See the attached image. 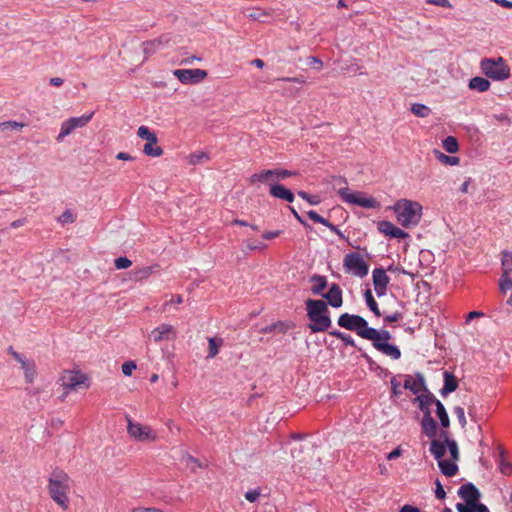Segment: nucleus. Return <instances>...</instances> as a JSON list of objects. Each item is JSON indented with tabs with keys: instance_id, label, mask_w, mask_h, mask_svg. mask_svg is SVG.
<instances>
[{
	"instance_id": "f257e3e1",
	"label": "nucleus",
	"mask_w": 512,
	"mask_h": 512,
	"mask_svg": "<svg viewBox=\"0 0 512 512\" xmlns=\"http://www.w3.org/2000/svg\"><path fill=\"white\" fill-rule=\"evenodd\" d=\"M305 304L307 317L310 320L308 328L311 332L327 331L332 325L327 303L323 300L308 299Z\"/></svg>"
},
{
	"instance_id": "aec40b11",
	"label": "nucleus",
	"mask_w": 512,
	"mask_h": 512,
	"mask_svg": "<svg viewBox=\"0 0 512 512\" xmlns=\"http://www.w3.org/2000/svg\"><path fill=\"white\" fill-rule=\"evenodd\" d=\"M427 372H428V378L431 381H437L442 377L443 384H457L456 377L454 376V374L449 371L443 370L442 368H440V369L428 368Z\"/></svg>"
},
{
	"instance_id": "6e6552de",
	"label": "nucleus",
	"mask_w": 512,
	"mask_h": 512,
	"mask_svg": "<svg viewBox=\"0 0 512 512\" xmlns=\"http://www.w3.org/2000/svg\"><path fill=\"white\" fill-rule=\"evenodd\" d=\"M126 421L127 433L131 438L138 441H155L157 439L156 433L150 426L135 422L128 415Z\"/></svg>"
},
{
	"instance_id": "680f3d73",
	"label": "nucleus",
	"mask_w": 512,
	"mask_h": 512,
	"mask_svg": "<svg viewBox=\"0 0 512 512\" xmlns=\"http://www.w3.org/2000/svg\"><path fill=\"white\" fill-rule=\"evenodd\" d=\"M260 496V493L256 490L247 491L245 493V499L249 502H255Z\"/></svg>"
},
{
	"instance_id": "052dcab7",
	"label": "nucleus",
	"mask_w": 512,
	"mask_h": 512,
	"mask_svg": "<svg viewBox=\"0 0 512 512\" xmlns=\"http://www.w3.org/2000/svg\"><path fill=\"white\" fill-rule=\"evenodd\" d=\"M402 318V313L399 312V311H396L390 315H387L384 317V321L386 323H392V322H397L399 321L400 319Z\"/></svg>"
},
{
	"instance_id": "6ab92c4d",
	"label": "nucleus",
	"mask_w": 512,
	"mask_h": 512,
	"mask_svg": "<svg viewBox=\"0 0 512 512\" xmlns=\"http://www.w3.org/2000/svg\"><path fill=\"white\" fill-rule=\"evenodd\" d=\"M362 334L364 335V339L372 341L373 344L377 342H387L392 338V335L388 330H377L373 327H370Z\"/></svg>"
},
{
	"instance_id": "423d86ee",
	"label": "nucleus",
	"mask_w": 512,
	"mask_h": 512,
	"mask_svg": "<svg viewBox=\"0 0 512 512\" xmlns=\"http://www.w3.org/2000/svg\"><path fill=\"white\" fill-rule=\"evenodd\" d=\"M345 271L363 278L369 272V265L364 261L359 253L351 252L345 255L343 260Z\"/></svg>"
},
{
	"instance_id": "5fc2aeb1",
	"label": "nucleus",
	"mask_w": 512,
	"mask_h": 512,
	"mask_svg": "<svg viewBox=\"0 0 512 512\" xmlns=\"http://www.w3.org/2000/svg\"><path fill=\"white\" fill-rule=\"evenodd\" d=\"M116 269H127L132 265V262L127 257H118L114 261Z\"/></svg>"
},
{
	"instance_id": "cd10ccee",
	"label": "nucleus",
	"mask_w": 512,
	"mask_h": 512,
	"mask_svg": "<svg viewBox=\"0 0 512 512\" xmlns=\"http://www.w3.org/2000/svg\"><path fill=\"white\" fill-rule=\"evenodd\" d=\"M438 466H439L441 472L447 477H452L458 472V466H457L456 462H454L453 460L452 461H449L446 459L438 460Z\"/></svg>"
},
{
	"instance_id": "9d476101",
	"label": "nucleus",
	"mask_w": 512,
	"mask_h": 512,
	"mask_svg": "<svg viewBox=\"0 0 512 512\" xmlns=\"http://www.w3.org/2000/svg\"><path fill=\"white\" fill-rule=\"evenodd\" d=\"M170 41H171V35L169 33H165V34L160 35L158 38L143 42L141 44L142 51L144 54L142 62H144L150 56L157 53L163 47L168 45L170 43Z\"/></svg>"
},
{
	"instance_id": "393cba45",
	"label": "nucleus",
	"mask_w": 512,
	"mask_h": 512,
	"mask_svg": "<svg viewBox=\"0 0 512 512\" xmlns=\"http://www.w3.org/2000/svg\"><path fill=\"white\" fill-rule=\"evenodd\" d=\"M445 437L447 436V433L444 432ZM447 445L446 440L444 442H441L440 440L434 439L431 441L430 444V452L437 460H441L443 456L446 453Z\"/></svg>"
},
{
	"instance_id": "69168bd1",
	"label": "nucleus",
	"mask_w": 512,
	"mask_h": 512,
	"mask_svg": "<svg viewBox=\"0 0 512 512\" xmlns=\"http://www.w3.org/2000/svg\"><path fill=\"white\" fill-rule=\"evenodd\" d=\"M309 65H311L313 68H316L319 70V69H321L323 63L319 58H317L315 56H311V57H309Z\"/></svg>"
},
{
	"instance_id": "49530a36",
	"label": "nucleus",
	"mask_w": 512,
	"mask_h": 512,
	"mask_svg": "<svg viewBox=\"0 0 512 512\" xmlns=\"http://www.w3.org/2000/svg\"><path fill=\"white\" fill-rule=\"evenodd\" d=\"M510 273H502L499 280V289L502 293H506V291L512 288V279L509 276Z\"/></svg>"
},
{
	"instance_id": "7c9ffc66",
	"label": "nucleus",
	"mask_w": 512,
	"mask_h": 512,
	"mask_svg": "<svg viewBox=\"0 0 512 512\" xmlns=\"http://www.w3.org/2000/svg\"><path fill=\"white\" fill-rule=\"evenodd\" d=\"M183 461L187 468L191 470L192 473H197L198 469H202L204 466L198 458H195L192 455L186 454L183 457Z\"/></svg>"
},
{
	"instance_id": "4c0bfd02",
	"label": "nucleus",
	"mask_w": 512,
	"mask_h": 512,
	"mask_svg": "<svg viewBox=\"0 0 512 512\" xmlns=\"http://www.w3.org/2000/svg\"><path fill=\"white\" fill-rule=\"evenodd\" d=\"M422 427L427 436L433 437L436 430V422L429 415L422 420Z\"/></svg>"
},
{
	"instance_id": "4d7b16f0",
	"label": "nucleus",
	"mask_w": 512,
	"mask_h": 512,
	"mask_svg": "<svg viewBox=\"0 0 512 512\" xmlns=\"http://www.w3.org/2000/svg\"><path fill=\"white\" fill-rule=\"evenodd\" d=\"M207 159L208 158V155L204 152H197V153H192L190 156H189V163L191 165H197L199 163H201L202 159Z\"/></svg>"
},
{
	"instance_id": "bb28decb",
	"label": "nucleus",
	"mask_w": 512,
	"mask_h": 512,
	"mask_svg": "<svg viewBox=\"0 0 512 512\" xmlns=\"http://www.w3.org/2000/svg\"><path fill=\"white\" fill-rule=\"evenodd\" d=\"M293 325L289 322L278 321L260 329V333L267 334L278 332L285 334Z\"/></svg>"
},
{
	"instance_id": "f704fd0d",
	"label": "nucleus",
	"mask_w": 512,
	"mask_h": 512,
	"mask_svg": "<svg viewBox=\"0 0 512 512\" xmlns=\"http://www.w3.org/2000/svg\"><path fill=\"white\" fill-rule=\"evenodd\" d=\"M273 173L270 169L262 170L258 173H254L250 176L249 181L250 183H256V182H268L270 179H272Z\"/></svg>"
},
{
	"instance_id": "20e7f679",
	"label": "nucleus",
	"mask_w": 512,
	"mask_h": 512,
	"mask_svg": "<svg viewBox=\"0 0 512 512\" xmlns=\"http://www.w3.org/2000/svg\"><path fill=\"white\" fill-rule=\"evenodd\" d=\"M480 68L488 78L495 81H503L510 77V68L502 57L482 59Z\"/></svg>"
},
{
	"instance_id": "c85d7f7f",
	"label": "nucleus",
	"mask_w": 512,
	"mask_h": 512,
	"mask_svg": "<svg viewBox=\"0 0 512 512\" xmlns=\"http://www.w3.org/2000/svg\"><path fill=\"white\" fill-rule=\"evenodd\" d=\"M490 82L486 78L483 77H473L469 81V88L472 90H477L479 92H485L490 88Z\"/></svg>"
},
{
	"instance_id": "338daca9",
	"label": "nucleus",
	"mask_w": 512,
	"mask_h": 512,
	"mask_svg": "<svg viewBox=\"0 0 512 512\" xmlns=\"http://www.w3.org/2000/svg\"><path fill=\"white\" fill-rule=\"evenodd\" d=\"M281 234V231L280 230H276V231H268V232H265L262 237L263 239L265 240H271V239H274L276 237H278L279 235Z\"/></svg>"
},
{
	"instance_id": "37998d69",
	"label": "nucleus",
	"mask_w": 512,
	"mask_h": 512,
	"mask_svg": "<svg viewBox=\"0 0 512 512\" xmlns=\"http://www.w3.org/2000/svg\"><path fill=\"white\" fill-rule=\"evenodd\" d=\"M329 334L331 336L336 337L337 339H340L347 346H352V347L356 346L355 341L353 340V338L349 334L343 333V332H341L339 330L329 331Z\"/></svg>"
},
{
	"instance_id": "58836bf2",
	"label": "nucleus",
	"mask_w": 512,
	"mask_h": 512,
	"mask_svg": "<svg viewBox=\"0 0 512 512\" xmlns=\"http://www.w3.org/2000/svg\"><path fill=\"white\" fill-rule=\"evenodd\" d=\"M434 153L436 155V158L443 164L454 166L458 165L460 162V159L457 156H448L440 152L439 150H435Z\"/></svg>"
},
{
	"instance_id": "f8f14e48",
	"label": "nucleus",
	"mask_w": 512,
	"mask_h": 512,
	"mask_svg": "<svg viewBox=\"0 0 512 512\" xmlns=\"http://www.w3.org/2000/svg\"><path fill=\"white\" fill-rule=\"evenodd\" d=\"M94 113L91 112L88 115H82L80 117H72L62 123L61 131L58 135V139H61L69 134L76 128L84 127L93 117Z\"/></svg>"
},
{
	"instance_id": "5701e85b",
	"label": "nucleus",
	"mask_w": 512,
	"mask_h": 512,
	"mask_svg": "<svg viewBox=\"0 0 512 512\" xmlns=\"http://www.w3.org/2000/svg\"><path fill=\"white\" fill-rule=\"evenodd\" d=\"M374 348L383 353L386 356L391 357L392 359H399L401 357L400 349L390 343L387 342H377L373 344Z\"/></svg>"
},
{
	"instance_id": "a18cd8bd",
	"label": "nucleus",
	"mask_w": 512,
	"mask_h": 512,
	"mask_svg": "<svg viewBox=\"0 0 512 512\" xmlns=\"http://www.w3.org/2000/svg\"><path fill=\"white\" fill-rule=\"evenodd\" d=\"M502 256L503 273H510L512 271V252L503 251Z\"/></svg>"
},
{
	"instance_id": "7ed1b4c3",
	"label": "nucleus",
	"mask_w": 512,
	"mask_h": 512,
	"mask_svg": "<svg viewBox=\"0 0 512 512\" xmlns=\"http://www.w3.org/2000/svg\"><path fill=\"white\" fill-rule=\"evenodd\" d=\"M333 179L336 185L342 186L339 188L338 194L343 199V201L363 208H379L380 204L375 198H365L361 192H350L349 188L347 187V181L344 177L338 176L333 177Z\"/></svg>"
},
{
	"instance_id": "a878e982",
	"label": "nucleus",
	"mask_w": 512,
	"mask_h": 512,
	"mask_svg": "<svg viewBox=\"0 0 512 512\" xmlns=\"http://www.w3.org/2000/svg\"><path fill=\"white\" fill-rule=\"evenodd\" d=\"M310 282H314L315 285L311 287L313 295H323L324 289L327 287V279L325 276L314 274L310 277Z\"/></svg>"
},
{
	"instance_id": "ea45409f",
	"label": "nucleus",
	"mask_w": 512,
	"mask_h": 512,
	"mask_svg": "<svg viewBox=\"0 0 512 512\" xmlns=\"http://www.w3.org/2000/svg\"><path fill=\"white\" fill-rule=\"evenodd\" d=\"M442 145H443V148L448 152V153H456L458 150H459V144H458V141L455 137L453 136H448L446 137L443 142H442Z\"/></svg>"
},
{
	"instance_id": "6e6d98bb",
	"label": "nucleus",
	"mask_w": 512,
	"mask_h": 512,
	"mask_svg": "<svg viewBox=\"0 0 512 512\" xmlns=\"http://www.w3.org/2000/svg\"><path fill=\"white\" fill-rule=\"evenodd\" d=\"M307 216L309 217V219H311L312 221L316 222V223H320L322 225H328V220L325 219L324 217H322L321 215H319L316 211L314 210H310L307 212Z\"/></svg>"
},
{
	"instance_id": "39448f33",
	"label": "nucleus",
	"mask_w": 512,
	"mask_h": 512,
	"mask_svg": "<svg viewBox=\"0 0 512 512\" xmlns=\"http://www.w3.org/2000/svg\"><path fill=\"white\" fill-rule=\"evenodd\" d=\"M67 476L63 475L59 479L50 478L49 480V494L51 498L63 509H68V485L66 484Z\"/></svg>"
},
{
	"instance_id": "de8ad7c7",
	"label": "nucleus",
	"mask_w": 512,
	"mask_h": 512,
	"mask_svg": "<svg viewBox=\"0 0 512 512\" xmlns=\"http://www.w3.org/2000/svg\"><path fill=\"white\" fill-rule=\"evenodd\" d=\"M24 126V123L17 121L0 122V131L21 130Z\"/></svg>"
},
{
	"instance_id": "864d4df0",
	"label": "nucleus",
	"mask_w": 512,
	"mask_h": 512,
	"mask_svg": "<svg viewBox=\"0 0 512 512\" xmlns=\"http://www.w3.org/2000/svg\"><path fill=\"white\" fill-rule=\"evenodd\" d=\"M137 368L135 361L129 360L122 364V373L125 376H131L132 372Z\"/></svg>"
},
{
	"instance_id": "603ef678",
	"label": "nucleus",
	"mask_w": 512,
	"mask_h": 512,
	"mask_svg": "<svg viewBox=\"0 0 512 512\" xmlns=\"http://www.w3.org/2000/svg\"><path fill=\"white\" fill-rule=\"evenodd\" d=\"M453 413L456 416L461 427L464 428L467 424L464 408L460 407V406H456L453 409Z\"/></svg>"
},
{
	"instance_id": "dca6fc26",
	"label": "nucleus",
	"mask_w": 512,
	"mask_h": 512,
	"mask_svg": "<svg viewBox=\"0 0 512 512\" xmlns=\"http://www.w3.org/2000/svg\"><path fill=\"white\" fill-rule=\"evenodd\" d=\"M458 495L465 500L467 506H472L475 502H478L480 498V492L476 486L472 483L462 485L458 490Z\"/></svg>"
},
{
	"instance_id": "2f4dec72",
	"label": "nucleus",
	"mask_w": 512,
	"mask_h": 512,
	"mask_svg": "<svg viewBox=\"0 0 512 512\" xmlns=\"http://www.w3.org/2000/svg\"><path fill=\"white\" fill-rule=\"evenodd\" d=\"M435 404H436V414L441 422V425L445 428L449 427L450 420H449V417H448V414L446 412L444 405L439 400H436Z\"/></svg>"
},
{
	"instance_id": "09e8293b",
	"label": "nucleus",
	"mask_w": 512,
	"mask_h": 512,
	"mask_svg": "<svg viewBox=\"0 0 512 512\" xmlns=\"http://www.w3.org/2000/svg\"><path fill=\"white\" fill-rule=\"evenodd\" d=\"M425 380V375L423 373L417 372L415 374V378L412 375H406L403 384H425Z\"/></svg>"
},
{
	"instance_id": "a19ab883",
	"label": "nucleus",
	"mask_w": 512,
	"mask_h": 512,
	"mask_svg": "<svg viewBox=\"0 0 512 512\" xmlns=\"http://www.w3.org/2000/svg\"><path fill=\"white\" fill-rule=\"evenodd\" d=\"M209 353L207 358L215 357L219 352V347L222 345L223 340L221 338L211 337L208 339Z\"/></svg>"
},
{
	"instance_id": "c9c22d12",
	"label": "nucleus",
	"mask_w": 512,
	"mask_h": 512,
	"mask_svg": "<svg viewBox=\"0 0 512 512\" xmlns=\"http://www.w3.org/2000/svg\"><path fill=\"white\" fill-rule=\"evenodd\" d=\"M22 368L24 369L26 382L32 383L36 375L35 363L28 360L27 362H23Z\"/></svg>"
},
{
	"instance_id": "412c9836",
	"label": "nucleus",
	"mask_w": 512,
	"mask_h": 512,
	"mask_svg": "<svg viewBox=\"0 0 512 512\" xmlns=\"http://www.w3.org/2000/svg\"><path fill=\"white\" fill-rule=\"evenodd\" d=\"M160 266L153 264L151 266L135 268L131 272V279L135 282H142L150 277L153 273L158 272Z\"/></svg>"
},
{
	"instance_id": "4be33fe9",
	"label": "nucleus",
	"mask_w": 512,
	"mask_h": 512,
	"mask_svg": "<svg viewBox=\"0 0 512 512\" xmlns=\"http://www.w3.org/2000/svg\"><path fill=\"white\" fill-rule=\"evenodd\" d=\"M61 384H85L88 381V377L86 374L81 371H64L62 376L60 377Z\"/></svg>"
},
{
	"instance_id": "ddd939ff",
	"label": "nucleus",
	"mask_w": 512,
	"mask_h": 512,
	"mask_svg": "<svg viewBox=\"0 0 512 512\" xmlns=\"http://www.w3.org/2000/svg\"><path fill=\"white\" fill-rule=\"evenodd\" d=\"M149 337L155 343H160L162 341H173L177 337V332L172 325L164 323L153 329L150 332Z\"/></svg>"
},
{
	"instance_id": "79ce46f5",
	"label": "nucleus",
	"mask_w": 512,
	"mask_h": 512,
	"mask_svg": "<svg viewBox=\"0 0 512 512\" xmlns=\"http://www.w3.org/2000/svg\"><path fill=\"white\" fill-rule=\"evenodd\" d=\"M446 445H447V448L449 450L452 460L454 462H457L460 459V453H459V448H458L457 442L453 439H449L446 436Z\"/></svg>"
},
{
	"instance_id": "4468645a",
	"label": "nucleus",
	"mask_w": 512,
	"mask_h": 512,
	"mask_svg": "<svg viewBox=\"0 0 512 512\" xmlns=\"http://www.w3.org/2000/svg\"><path fill=\"white\" fill-rule=\"evenodd\" d=\"M373 285L376 295L381 297L386 294L387 286L390 282L389 276L383 268H375L372 272Z\"/></svg>"
},
{
	"instance_id": "13d9d810",
	"label": "nucleus",
	"mask_w": 512,
	"mask_h": 512,
	"mask_svg": "<svg viewBox=\"0 0 512 512\" xmlns=\"http://www.w3.org/2000/svg\"><path fill=\"white\" fill-rule=\"evenodd\" d=\"M58 221L62 224L73 223L75 221V217L73 213L67 209L59 216Z\"/></svg>"
},
{
	"instance_id": "f03ea898",
	"label": "nucleus",
	"mask_w": 512,
	"mask_h": 512,
	"mask_svg": "<svg viewBox=\"0 0 512 512\" xmlns=\"http://www.w3.org/2000/svg\"><path fill=\"white\" fill-rule=\"evenodd\" d=\"M398 222L405 228L417 226L422 218V205L419 202L400 199L394 206Z\"/></svg>"
},
{
	"instance_id": "a211bd4d",
	"label": "nucleus",
	"mask_w": 512,
	"mask_h": 512,
	"mask_svg": "<svg viewBox=\"0 0 512 512\" xmlns=\"http://www.w3.org/2000/svg\"><path fill=\"white\" fill-rule=\"evenodd\" d=\"M269 193L271 196L277 199H281L292 203L295 199L294 193L286 188L284 185L279 183H274L270 185Z\"/></svg>"
},
{
	"instance_id": "0eeeda50",
	"label": "nucleus",
	"mask_w": 512,
	"mask_h": 512,
	"mask_svg": "<svg viewBox=\"0 0 512 512\" xmlns=\"http://www.w3.org/2000/svg\"><path fill=\"white\" fill-rule=\"evenodd\" d=\"M338 325L350 331H354L358 336L364 339L362 334L369 329L368 322L360 315L343 313L338 318Z\"/></svg>"
},
{
	"instance_id": "9b49d317",
	"label": "nucleus",
	"mask_w": 512,
	"mask_h": 512,
	"mask_svg": "<svg viewBox=\"0 0 512 512\" xmlns=\"http://www.w3.org/2000/svg\"><path fill=\"white\" fill-rule=\"evenodd\" d=\"M173 74L183 84L199 83L207 77V71L202 69H177Z\"/></svg>"
},
{
	"instance_id": "0e129e2a",
	"label": "nucleus",
	"mask_w": 512,
	"mask_h": 512,
	"mask_svg": "<svg viewBox=\"0 0 512 512\" xmlns=\"http://www.w3.org/2000/svg\"><path fill=\"white\" fill-rule=\"evenodd\" d=\"M500 470L503 474L509 475L512 473V466L509 462L501 461Z\"/></svg>"
},
{
	"instance_id": "c756f323",
	"label": "nucleus",
	"mask_w": 512,
	"mask_h": 512,
	"mask_svg": "<svg viewBox=\"0 0 512 512\" xmlns=\"http://www.w3.org/2000/svg\"><path fill=\"white\" fill-rule=\"evenodd\" d=\"M364 298H365V301H366V304L368 306V308L371 310V312L376 316V317H380L382 316V313L378 307V304L377 302L375 301L373 295H372V292L370 289H367L365 292H364Z\"/></svg>"
},
{
	"instance_id": "f3484780",
	"label": "nucleus",
	"mask_w": 512,
	"mask_h": 512,
	"mask_svg": "<svg viewBox=\"0 0 512 512\" xmlns=\"http://www.w3.org/2000/svg\"><path fill=\"white\" fill-rule=\"evenodd\" d=\"M322 297L327 300V305L329 304L334 308H339L343 304L342 290L336 283H333L328 292L324 293Z\"/></svg>"
},
{
	"instance_id": "473e14b6",
	"label": "nucleus",
	"mask_w": 512,
	"mask_h": 512,
	"mask_svg": "<svg viewBox=\"0 0 512 512\" xmlns=\"http://www.w3.org/2000/svg\"><path fill=\"white\" fill-rule=\"evenodd\" d=\"M246 16L249 19H252V20H257V21L265 22L266 19L270 16V14L268 12H266L265 10H263V9L255 8V9H252V10L248 9L246 11Z\"/></svg>"
},
{
	"instance_id": "e2e57ef3",
	"label": "nucleus",
	"mask_w": 512,
	"mask_h": 512,
	"mask_svg": "<svg viewBox=\"0 0 512 512\" xmlns=\"http://www.w3.org/2000/svg\"><path fill=\"white\" fill-rule=\"evenodd\" d=\"M436 497L438 499H444L446 496V493L444 491L443 486L441 485L440 481H436V491H435Z\"/></svg>"
},
{
	"instance_id": "e433bc0d",
	"label": "nucleus",
	"mask_w": 512,
	"mask_h": 512,
	"mask_svg": "<svg viewBox=\"0 0 512 512\" xmlns=\"http://www.w3.org/2000/svg\"><path fill=\"white\" fill-rule=\"evenodd\" d=\"M158 380H161L163 382H170L171 384H177V381L174 380L173 373L171 371H163L161 374L153 373L150 377V382L155 383Z\"/></svg>"
},
{
	"instance_id": "c03bdc74",
	"label": "nucleus",
	"mask_w": 512,
	"mask_h": 512,
	"mask_svg": "<svg viewBox=\"0 0 512 512\" xmlns=\"http://www.w3.org/2000/svg\"><path fill=\"white\" fill-rule=\"evenodd\" d=\"M273 173V177L277 180H284L288 177L295 176L297 173L294 171L282 169V168H276V169H270Z\"/></svg>"
},
{
	"instance_id": "3c124183",
	"label": "nucleus",
	"mask_w": 512,
	"mask_h": 512,
	"mask_svg": "<svg viewBox=\"0 0 512 512\" xmlns=\"http://www.w3.org/2000/svg\"><path fill=\"white\" fill-rule=\"evenodd\" d=\"M296 390L295 394L298 395L300 398H313V392L312 388L308 386H295Z\"/></svg>"
},
{
	"instance_id": "bf43d9fd",
	"label": "nucleus",
	"mask_w": 512,
	"mask_h": 512,
	"mask_svg": "<svg viewBox=\"0 0 512 512\" xmlns=\"http://www.w3.org/2000/svg\"><path fill=\"white\" fill-rule=\"evenodd\" d=\"M428 4L439 6V7H445V8H451L452 5L449 2V0H425Z\"/></svg>"
},
{
	"instance_id": "b1692460",
	"label": "nucleus",
	"mask_w": 512,
	"mask_h": 512,
	"mask_svg": "<svg viewBox=\"0 0 512 512\" xmlns=\"http://www.w3.org/2000/svg\"><path fill=\"white\" fill-rule=\"evenodd\" d=\"M313 392V400L316 402H323L335 397L332 393V386H310Z\"/></svg>"
},
{
	"instance_id": "72a5a7b5",
	"label": "nucleus",
	"mask_w": 512,
	"mask_h": 512,
	"mask_svg": "<svg viewBox=\"0 0 512 512\" xmlns=\"http://www.w3.org/2000/svg\"><path fill=\"white\" fill-rule=\"evenodd\" d=\"M410 110L414 115L420 118H426L431 114V109L421 103L412 104Z\"/></svg>"
},
{
	"instance_id": "8fccbe9b",
	"label": "nucleus",
	"mask_w": 512,
	"mask_h": 512,
	"mask_svg": "<svg viewBox=\"0 0 512 512\" xmlns=\"http://www.w3.org/2000/svg\"><path fill=\"white\" fill-rule=\"evenodd\" d=\"M298 196L302 199L306 200L311 205H318L321 202V199L318 195H312L305 191H298Z\"/></svg>"
},
{
	"instance_id": "774afa93",
	"label": "nucleus",
	"mask_w": 512,
	"mask_h": 512,
	"mask_svg": "<svg viewBox=\"0 0 512 512\" xmlns=\"http://www.w3.org/2000/svg\"><path fill=\"white\" fill-rule=\"evenodd\" d=\"M471 509H473L474 512H489L484 504L478 502H475V504L471 506Z\"/></svg>"
},
{
	"instance_id": "1a4fd4ad",
	"label": "nucleus",
	"mask_w": 512,
	"mask_h": 512,
	"mask_svg": "<svg viewBox=\"0 0 512 512\" xmlns=\"http://www.w3.org/2000/svg\"><path fill=\"white\" fill-rule=\"evenodd\" d=\"M139 138L147 140L143 147V152L147 156L160 157L163 155V149L158 145V138L154 132H151L147 126H140L137 130Z\"/></svg>"
},
{
	"instance_id": "2eb2a0df",
	"label": "nucleus",
	"mask_w": 512,
	"mask_h": 512,
	"mask_svg": "<svg viewBox=\"0 0 512 512\" xmlns=\"http://www.w3.org/2000/svg\"><path fill=\"white\" fill-rule=\"evenodd\" d=\"M378 230L390 238L404 239L409 237V234L401 228L395 226L392 222L382 220L378 222Z\"/></svg>"
}]
</instances>
